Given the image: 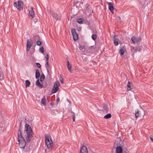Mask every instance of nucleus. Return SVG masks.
I'll list each match as a JSON object with an SVG mask.
<instances>
[{
	"instance_id": "5701e85b",
	"label": "nucleus",
	"mask_w": 153,
	"mask_h": 153,
	"mask_svg": "<svg viewBox=\"0 0 153 153\" xmlns=\"http://www.w3.org/2000/svg\"><path fill=\"white\" fill-rule=\"evenodd\" d=\"M76 22L80 24H82L84 22V19L82 18L79 19L77 20Z\"/></svg>"
},
{
	"instance_id": "dca6fc26",
	"label": "nucleus",
	"mask_w": 153,
	"mask_h": 153,
	"mask_svg": "<svg viewBox=\"0 0 153 153\" xmlns=\"http://www.w3.org/2000/svg\"><path fill=\"white\" fill-rule=\"evenodd\" d=\"M94 50V48L91 46L89 47L87 50V53H91Z\"/></svg>"
},
{
	"instance_id": "4be33fe9",
	"label": "nucleus",
	"mask_w": 153,
	"mask_h": 153,
	"mask_svg": "<svg viewBox=\"0 0 153 153\" xmlns=\"http://www.w3.org/2000/svg\"><path fill=\"white\" fill-rule=\"evenodd\" d=\"M46 99L45 97H44L42 99L41 103L44 106L46 105Z\"/></svg>"
},
{
	"instance_id": "a19ab883",
	"label": "nucleus",
	"mask_w": 153,
	"mask_h": 153,
	"mask_svg": "<svg viewBox=\"0 0 153 153\" xmlns=\"http://www.w3.org/2000/svg\"><path fill=\"white\" fill-rule=\"evenodd\" d=\"M60 101V100L59 98H58L56 100L57 103H58V102Z\"/></svg>"
},
{
	"instance_id": "9d476101",
	"label": "nucleus",
	"mask_w": 153,
	"mask_h": 153,
	"mask_svg": "<svg viewBox=\"0 0 153 153\" xmlns=\"http://www.w3.org/2000/svg\"><path fill=\"white\" fill-rule=\"evenodd\" d=\"M79 153H88L87 148L85 146H83L80 148Z\"/></svg>"
},
{
	"instance_id": "79ce46f5",
	"label": "nucleus",
	"mask_w": 153,
	"mask_h": 153,
	"mask_svg": "<svg viewBox=\"0 0 153 153\" xmlns=\"http://www.w3.org/2000/svg\"><path fill=\"white\" fill-rule=\"evenodd\" d=\"M134 51H135L136 52H137V51H139V50H138V49L137 48H135V49Z\"/></svg>"
},
{
	"instance_id": "c756f323",
	"label": "nucleus",
	"mask_w": 153,
	"mask_h": 153,
	"mask_svg": "<svg viewBox=\"0 0 153 153\" xmlns=\"http://www.w3.org/2000/svg\"><path fill=\"white\" fill-rule=\"evenodd\" d=\"M71 112L72 114V116L73 117V119L74 122L75 121V115L74 112L72 111H71Z\"/></svg>"
},
{
	"instance_id": "c9c22d12",
	"label": "nucleus",
	"mask_w": 153,
	"mask_h": 153,
	"mask_svg": "<svg viewBox=\"0 0 153 153\" xmlns=\"http://www.w3.org/2000/svg\"><path fill=\"white\" fill-rule=\"evenodd\" d=\"M45 65L46 66V67H50L48 63V61H47V62L45 63Z\"/></svg>"
},
{
	"instance_id": "c03bdc74",
	"label": "nucleus",
	"mask_w": 153,
	"mask_h": 153,
	"mask_svg": "<svg viewBox=\"0 0 153 153\" xmlns=\"http://www.w3.org/2000/svg\"><path fill=\"white\" fill-rule=\"evenodd\" d=\"M135 47H132V48L133 50H134L135 49Z\"/></svg>"
},
{
	"instance_id": "a18cd8bd",
	"label": "nucleus",
	"mask_w": 153,
	"mask_h": 153,
	"mask_svg": "<svg viewBox=\"0 0 153 153\" xmlns=\"http://www.w3.org/2000/svg\"><path fill=\"white\" fill-rule=\"evenodd\" d=\"M35 38H36V37H37V36H35Z\"/></svg>"
},
{
	"instance_id": "bb28decb",
	"label": "nucleus",
	"mask_w": 153,
	"mask_h": 153,
	"mask_svg": "<svg viewBox=\"0 0 153 153\" xmlns=\"http://www.w3.org/2000/svg\"><path fill=\"white\" fill-rule=\"evenodd\" d=\"M45 78V76L44 75L42 74L40 77V80L41 82H42L44 79Z\"/></svg>"
},
{
	"instance_id": "423d86ee",
	"label": "nucleus",
	"mask_w": 153,
	"mask_h": 153,
	"mask_svg": "<svg viewBox=\"0 0 153 153\" xmlns=\"http://www.w3.org/2000/svg\"><path fill=\"white\" fill-rule=\"evenodd\" d=\"M71 33L73 36L74 40V41L77 40L78 39V35L76 33L75 29L74 28L71 29Z\"/></svg>"
},
{
	"instance_id": "f8f14e48",
	"label": "nucleus",
	"mask_w": 153,
	"mask_h": 153,
	"mask_svg": "<svg viewBox=\"0 0 153 153\" xmlns=\"http://www.w3.org/2000/svg\"><path fill=\"white\" fill-rule=\"evenodd\" d=\"M50 13L53 16V17L55 19H56V20H58L59 19V18L58 15L55 12L53 11H50Z\"/></svg>"
},
{
	"instance_id": "20e7f679",
	"label": "nucleus",
	"mask_w": 153,
	"mask_h": 153,
	"mask_svg": "<svg viewBox=\"0 0 153 153\" xmlns=\"http://www.w3.org/2000/svg\"><path fill=\"white\" fill-rule=\"evenodd\" d=\"M13 5L19 10H20L23 9V2L20 1H18V4H17L16 2H15L14 3Z\"/></svg>"
},
{
	"instance_id": "ea45409f",
	"label": "nucleus",
	"mask_w": 153,
	"mask_h": 153,
	"mask_svg": "<svg viewBox=\"0 0 153 153\" xmlns=\"http://www.w3.org/2000/svg\"><path fill=\"white\" fill-rule=\"evenodd\" d=\"M3 128L2 127H0V133L2 132L3 131Z\"/></svg>"
},
{
	"instance_id": "b1692460",
	"label": "nucleus",
	"mask_w": 153,
	"mask_h": 153,
	"mask_svg": "<svg viewBox=\"0 0 153 153\" xmlns=\"http://www.w3.org/2000/svg\"><path fill=\"white\" fill-rule=\"evenodd\" d=\"M111 117V115L110 113H108L104 116V118L105 119H108L110 118Z\"/></svg>"
},
{
	"instance_id": "7c9ffc66",
	"label": "nucleus",
	"mask_w": 153,
	"mask_h": 153,
	"mask_svg": "<svg viewBox=\"0 0 153 153\" xmlns=\"http://www.w3.org/2000/svg\"><path fill=\"white\" fill-rule=\"evenodd\" d=\"M92 38L94 40H95L97 38V35L96 34H94L92 35Z\"/></svg>"
},
{
	"instance_id": "412c9836",
	"label": "nucleus",
	"mask_w": 153,
	"mask_h": 153,
	"mask_svg": "<svg viewBox=\"0 0 153 153\" xmlns=\"http://www.w3.org/2000/svg\"><path fill=\"white\" fill-rule=\"evenodd\" d=\"M103 108L104 110L106 111V112H108L109 110V108L107 105L104 104L103 105Z\"/></svg>"
},
{
	"instance_id": "aec40b11",
	"label": "nucleus",
	"mask_w": 153,
	"mask_h": 153,
	"mask_svg": "<svg viewBox=\"0 0 153 153\" xmlns=\"http://www.w3.org/2000/svg\"><path fill=\"white\" fill-rule=\"evenodd\" d=\"M36 86L39 87L40 88H42L43 86V85H42L39 82V79H37L36 81Z\"/></svg>"
},
{
	"instance_id": "0eeeda50",
	"label": "nucleus",
	"mask_w": 153,
	"mask_h": 153,
	"mask_svg": "<svg viewBox=\"0 0 153 153\" xmlns=\"http://www.w3.org/2000/svg\"><path fill=\"white\" fill-rule=\"evenodd\" d=\"M131 39L134 43H137L140 42L141 40V38L140 37H135L134 36H132L131 38Z\"/></svg>"
},
{
	"instance_id": "58836bf2",
	"label": "nucleus",
	"mask_w": 153,
	"mask_h": 153,
	"mask_svg": "<svg viewBox=\"0 0 153 153\" xmlns=\"http://www.w3.org/2000/svg\"><path fill=\"white\" fill-rule=\"evenodd\" d=\"M89 6V4H87L85 5V7L86 8H87Z\"/></svg>"
},
{
	"instance_id": "a211bd4d",
	"label": "nucleus",
	"mask_w": 153,
	"mask_h": 153,
	"mask_svg": "<svg viewBox=\"0 0 153 153\" xmlns=\"http://www.w3.org/2000/svg\"><path fill=\"white\" fill-rule=\"evenodd\" d=\"M67 68H68V70L71 73H72V71L71 69V64H70V63H69V61H67Z\"/></svg>"
},
{
	"instance_id": "393cba45",
	"label": "nucleus",
	"mask_w": 153,
	"mask_h": 153,
	"mask_svg": "<svg viewBox=\"0 0 153 153\" xmlns=\"http://www.w3.org/2000/svg\"><path fill=\"white\" fill-rule=\"evenodd\" d=\"M127 89L129 91L131 90L132 89V87L131 85V83L130 82H128L127 84Z\"/></svg>"
},
{
	"instance_id": "6e6552de",
	"label": "nucleus",
	"mask_w": 153,
	"mask_h": 153,
	"mask_svg": "<svg viewBox=\"0 0 153 153\" xmlns=\"http://www.w3.org/2000/svg\"><path fill=\"white\" fill-rule=\"evenodd\" d=\"M32 44V41L31 39H28L27 44V51H28L30 50Z\"/></svg>"
},
{
	"instance_id": "72a5a7b5",
	"label": "nucleus",
	"mask_w": 153,
	"mask_h": 153,
	"mask_svg": "<svg viewBox=\"0 0 153 153\" xmlns=\"http://www.w3.org/2000/svg\"><path fill=\"white\" fill-rule=\"evenodd\" d=\"M59 80L61 83L63 84L64 83L63 79L62 76L60 77Z\"/></svg>"
},
{
	"instance_id": "f3484780",
	"label": "nucleus",
	"mask_w": 153,
	"mask_h": 153,
	"mask_svg": "<svg viewBox=\"0 0 153 153\" xmlns=\"http://www.w3.org/2000/svg\"><path fill=\"white\" fill-rule=\"evenodd\" d=\"M79 49L80 51H82V52H84L85 50V45H79Z\"/></svg>"
},
{
	"instance_id": "49530a36",
	"label": "nucleus",
	"mask_w": 153,
	"mask_h": 153,
	"mask_svg": "<svg viewBox=\"0 0 153 153\" xmlns=\"http://www.w3.org/2000/svg\"><path fill=\"white\" fill-rule=\"evenodd\" d=\"M119 17V19H120V17Z\"/></svg>"
},
{
	"instance_id": "4c0bfd02",
	"label": "nucleus",
	"mask_w": 153,
	"mask_h": 153,
	"mask_svg": "<svg viewBox=\"0 0 153 153\" xmlns=\"http://www.w3.org/2000/svg\"><path fill=\"white\" fill-rule=\"evenodd\" d=\"M150 138L151 140L152 141H153V135H151L150 136Z\"/></svg>"
},
{
	"instance_id": "2f4dec72",
	"label": "nucleus",
	"mask_w": 153,
	"mask_h": 153,
	"mask_svg": "<svg viewBox=\"0 0 153 153\" xmlns=\"http://www.w3.org/2000/svg\"><path fill=\"white\" fill-rule=\"evenodd\" d=\"M39 51L40 53H43L44 52V48L43 47L40 48L39 49Z\"/></svg>"
},
{
	"instance_id": "9b49d317",
	"label": "nucleus",
	"mask_w": 153,
	"mask_h": 153,
	"mask_svg": "<svg viewBox=\"0 0 153 153\" xmlns=\"http://www.w3.org/2000/svg\"><path fill=\"white\" fill-rule=\"evenodd\" d=\"M126 48L125 46L124 45L123 46H122L121 48L120 51H119V53L120 55H123L124 53V52L126 51Z\"/></svg>"
},
{
	"instance_id": "37998d69",
	"label": "nucleus",
	"mask_w": 153,
	"mask_h": 153,
	"mask_svg": "<svg viewBox=\"0 0 153 153\" xmlns=\"http://www.w3.org/2000/svg\"><path fill=\"white\" fill-rule=\"evenodd\" d=\"M47 73H48V74H49V69H48V68H47Z\"/></svg>"
},
{
	"instance_id": "1a4fd4ad",
	"label": "nucleus",
	"mask_w": 153,
	"mask_h": 153,
	"mask_svg": "<svg viewBox=\"0 0 153 153\" xmlns=\"http://www.w3.org/2000/svg\"><path fill=\"white\" fill-rule=\"evenodd\" d=\"M107 3L108 4L109 10L113 13V10L114 9L113 4L111 2H107Z\"/></svg>"
},
{
	"instance_id": "2eb2a0df",
	"label": "nucleus",
	"mask_w": 153,
	"mask_h": 153,
	"mask_svg": "<svg viewBox=\"0 0 153 153\" xmlns=\"http://www.w3.org/2000/svg\"><path fill=\"white\" fill-rule=\"evenodd\" d=\"M33 8V7H31V9L29 10V15L31 16L32 18L35 15L34 12Z\"/></svg>"
},
{
	"instance_id": "ddd939ff",
	"label": "nucleus",
	"mask_w": 153,
	"mask_h": 153,
	"mask_svg": "<svg viewBox=\"0 0 153 153\" xmlns=\"http://www.w3.org/2000/svg\"><path fill=\"white\" fill-rule=\"evenodd\" d=\"M119 40L117 38V36L116 35L114 36V41L115 46H117L118 45V41Z\"/></svg>"
},
{
	"instance_id": "e433bc0d",
	"label": "nucleus",
	"mask_w": 153,
	"mask_h": 153,
	"mask_svg": "<svg viewBox=\"0 0 153 153\" xmlns=\"http://www.w3.org/2000/svg\"><path fill=\"white\" fill-rule=\"evenodd\" d=\"M45 59L47 61H48L49 57L48 54H47L45 56Z\"/></svg>"
},
{
	"instance_id": "473e14b6",
	"label": "nucleus",
	"mask_w": 153,
	"mask_h": 153,
	"mask_svg": "<svg viewBox=\"0 0 153 153\" xmlns=\"http://www.w3.org/2000/svg\"><path fill=\"white\" fill-rule=\"evenodd\" d=\"M37 45H41V42L40 41L38 40L36 42Z\"/></svg>"
},
{
	"instance_id": "a878e982",
	"label": "nucleus",
	"mask_w": 153,
	"mask_h": 153,
	"mask_svg": "<svg viewBox=\"0 0 153 153\" xmlns=\"http://www.w3.org/2000/svg\"><path fill=\"white\" fill-rule=\"evenodd\" d=\"M25 86L26 87L29 86L30 84V82L28 80H26L25 81Z\"/></svg>"
},
{
	"instance_id": "f704fd0d",
	"label": "nucleus",
	"mask_w": 153,
	"mask_h": 153,
	"mask_svg": "<svg viewBox=\"0 0 153 153\" xmlns=\"http://www.w3.org/2000/svg\"><path fill=\"white\" fill-rule=\"evenodd\" d=\"M36 65H37V66L38 67L40 68L41 66L40 64L39 63L36 62Z\"/></svg>"
},
{
	"instance_id": "c85d7f7f",
	"label": "nucleus",
	"mask_w": 153,
	"mask_h": 153,
	"mask_svg": "<svg viewBox=\"0 0 153 153\" xmlns=\"http://www.w3.org/2000/svg\"><path fill=\"white\" fill-rule=\"evenodd\" d=\"M22 123H21L20 122V124H19V129L18 130V134L20 132L22 134V132H21V130L22 129Z\"/></svg>"
},
{
	"instance_id": "7ed1b4c3",
	"label": "nucleus",
	"mask_w": 153,
	"mask_h": 153,
	"mask_svg": "<svg viewBox=\"0 0 153 153\" xmlns=\"http://www.w3.org/2000/svg\"><path fill=\"white\" fill-rule=\"evenodd\" d=\"M18 140L20 147L22 149L24 148L26 145V142L20 132L18 133Z\"/></svg>"
},
{
	"instance_id": "f257e3e1",
	"label": "nucleus",
	"mask_w": 153,
	"mask_h": 153,
	"mask_svg": "<svg viewBox=\"0 0 153 153\" xmlns=\"http://www.w3.org/2000/svg\"><path fill=\"white\" fill-rule=\"evenodd\" d=\"M25 129L24 131V137L27 142L29 143L33 137L32 130L30 125L26 124L25 126Z\"/></svg>"
},
{
	"instance_id": "cd10ccee",
	"label": "nucleus",
	"mask_w": 153,
	"mask_h": 153,
	"mask_svg": "<svg viewBox=\"0 0 153 153\" xmlns=\"http://www.w3.org/2000/svg\"><path fill=\"white\" fill-rule=\"evenodd\" d=\"M140 115V113L139 111L135 112V117L136 118H137Z\"/></svg>"
},
{
	"instance_id": "6ab92c4d",
	"label": "nucleus",
	"mask_w": 153,
	"mask_h": 153,
	"mask_svg": "<svg viewBox=\"0 0 153 153\" xmlns=\"http://www.w3.org/2000/svg\"><path fill=\"white\" fill-rule=\"evenodd\" d=\"M40 76V74L38 69H36L35 77L36 79H38Z\"/></svg>"
},
{
	"instance_id": "4468645a",
	"label": "nucleus",
	"mask_w": 153,
	"mask_h": 153,
	"mask_svg": "<svg viewBox=\"0 0 153 153\" xmlns=\"http://www.w3.org/2000/svg\"><path fill=\"white\" fill-rule=\"evenodd\" d=\"M116 153H122L123 150L122 148L120 146H117L116 148Z\"/></svg>"
},
{
	"instance_id": "39448f33",
	"label": "nucleus",
	"mask_w": 153,
	"mask_h": 153,
	"mask_svg": "<svg viewBox=\"0 0 153 153\" xmlns=\"http://www.w3.org/2000/svg\"><path fill=\"white\" fill-rule=\"evenodd\" d=\"M59 82H55L54 84V86L51 90V92L52 93H56L59 89Z\"/></svg>"
},
{
	"instance_id": "f03ea898",
	"label": "nucleus",
	"mask_w": 153,
	"mask_h": 153,
	"mask_svg": "<svg viewBox=\"0 0 153 153\" xmlns=\"http://www.w3.org/2000/svg\"><path fill=\"white\" fill-rule=\"evenodd\" d=\"M45 144L48 148L51 150L53 149L55 150L57 147L54 144H53L50 134L45 135Z\"/></svg>"
}]
</instances>
